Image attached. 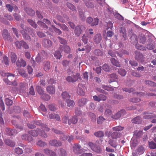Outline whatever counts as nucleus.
Wrapping results in <instances>:
<instances>
[{
    "label": "nucleus",
    "mask_w": 156,
    "mask_h": 156,
    "mask_svg": "<svg viewBox=\"0 0 156 156\" xmlns=\"http://www.w3.org/2000/svg\"><path fill=\"white\" fill-rule=\"evenodd\" d=\"M144 114L145 115L144 116L143 118L145 119L155 118L156 117V115L151 113L145 112Z\"/></svg>",
    "instance_id": "obj_19"
},
{
    "label": "nucleus",
    "mask_w": 156,
    "mask_h": 156,
    "mask_svg": "<svg viewBox=\"0 0 156 156\" xmlns=\"http://www.w3.org/2000/svg\"><path fill=\"white\" fill-rule=\"evenodd\" d=\"M41 98L46 101H48L50 99V96L45 93L41 95Z\"/></svg>",
    "instance_id": "obj_49"
},
{
    "label": "nucleus",
    "mask_w": 156,
    "mask_h": 156,
    "mask_svg": "<svg viewBox=\"0 0 156 156\" xmlns=\"http://www.w3.org/2000/svg\"><path fill=\"white\" fill-rule=\"evenodd\" d=\"M107 108L106 109L105 112V115L106 116H109L112 113L111 109L112 108L111 105H108Z\"/></svg>",
    "instance_id": "obj_29"
},
{
    "label": "nucleus",
    "mask_w": 156,
    "mask_h": 156,
    "mask_svg": "<svg viewBox=\"0 0 156 156\" xmlns=\"http://www.w3.org/2000/svg\"><path fill=\"white\" fill-rule=\"evenodd\" d=\"M135 94H139V96L140 97H144L146 95H147V96H156V94H155L153 93H147L145 94L144 93H138L137 92H136L135 93Z\"/></svg>",
    "instance_id": "obj_26"
},
{
    "label": "nucleus",
    "mask_w": 156,
    "mask_h": 156,
    "mask_svg": "<svg viewBox=\"0 0 156 156\" xmlns=\"http://www.w3.org/2000/svg\"><path fill=\"white\" fill-rule=\"evenodd\" d=\"M27 22L29 24L33 27L36 28H37V24H36L34 21L32 20L29 19L27 20Z\"/></svg>",
    "instance_id": "obj_54"
},
{
    "label": "nucleus",
    "mask_w": 156,
    "mask_h": 156,
    "mask_svg": "<svg viewBox=\"0 0 156 156\" xmlns=\"http://www.w3.org/2000/svg\"><path fill=\"white\" fill-rule=\"evenodd\" d=\"M28 133L33 136H37L39 134V136L43 137L46 138L47 137V135L46 133L44 131H41L38 129H37L36 130H32L29 131Z\"/></svg>",
    "instance_id": "obj_1"
},
{
    "label": "nucleus",
    "mask_w": 156,
    "mask_h": 156,
    "mask_svg": "<svg viewBox=\"0 0 156 156\" xmlns=\"http://www.w3.org/2000/svg\"><path fill=\"white\" fill-rule=\"evenodd\" d=\"M125 114H126V111L124 110H122L117 112L114 115H112L111 117L114 119H117L120 118L121 116Z\"/></svg>",
    "instance_id": "obj_8"
},
{
    "label": "nucleus",
    "mask_w": 156,
    "mask_h": 156,
    "mask_svg": "<svg viewBox=\"0 0 156 156\" xmlns=\"http://www.w3.org/2000/svg\"><path fill=\"white\" fill-rule=\"evenodd\" d=\"M26 65V61L23 58L18 59L16 62V66L18 68H21L22 67H24Z\"/></svg>",
    "instance_id": "obj_10"
},
{
    "label": "nucleus",
    "mask_w": 156,
    "mask_h": 156,
    "mask_svg": "<svg viewBox=\"0 0 156 156\" xmlns=\"http://www.w3.org/2000/svg\"><path fill=\"white\" fill-rule=\"evenodd\" d=\"M80 75L77 73L75 75H73L71 76H69L66 77V80L69 83H74L77 81L80 78Z\"/></svg>",
    "instance_id": "obj_3"
},
{
    "label": "nucleus",
    "mask_w": 156,
    "mask_h": 156,
    "mask_svg": "<svg viewBox=\"0 0 156 156\" xmlns=\"http://www.w3.org/2000/svg\"><path fill=\"white\" fill-rule=\"evenodd\" d=\"M119 31H120V32L122 34V36L123 37L125 38L126 37V29H125L123 27H121L120 28V30H119Z\"/></svg>",
    "instance_id": "obj_48"
},
{
    "label": "nucleus",
    "mask_w": 156,
    "mask_h": 156,
    "mask_svg": "<svg viewBox=\"0 0 156 156\" xmlns=\"http://www.w3.org/2000/svg\"><path fill=\"white\" fill-rule=\"evenodd\" d=\"M85 4H86L87 7L88 8H92L93 7V5L92 3L89 0H85Z\"/></svg>",
    "instance_id": "obj_61"
},
{
    "label": "nucleus",
    "mask_w": 156,
    "mask_h": 156,
    "mask_svg": "<svg viewBox=\"0 0 156 156\" xmlns=\"http://www.w3.org/2000/svg\"><path fill=\"white\" fill-rule=\"evenodd\" d=\"M58 153L59 156H66L67 155L66 150L62 148L58 149Z\"/></svg>",
    "instance_id": "obj_32"
},
{
    "label": "nucleus",
    "mask_w": 156,
    "mask_h": 156,
    "mask_svg": "<svg viewBox=\"0 0 156 156\" xmlns=\"http://www.w3.org/2000/svg\"><path fill=\"white\" fill-rule=\"evenodd\" d=\"M82 85V84L80 83L79 84V87L77 88V93L80 96H84L85 94L84 92L83 91L82 89L79 87V86H81Z\"/></svg>",
    "instance_id": "obj_42"
},
{
    "label": "nucleus",
    "mask_w": 156,
    "mask_h": 156,
    "mask_svg": "<svg viewBox=\"0 0 156 156\" xmlns=\"http://www.w3.org/2000/svg\"><path fill=\"white\" fill-rule=\"evenodd\" d=\"M62 98L65 100H69L70 98V96L66 91H65L62 93Z\"/></svg>",
    "instance_id": "obj_35"
},
{
    "label": "nucleus",
    "mask_w": 156,
    "mask_h": 156,
    "mask_svg": "<svg viewBox=\"0 0 156 156\" xmlns=\"http://www.w3.org/2000/svg\"><path fill=\"white\" fill-rule=\"evenodd\" d=\"M37 145L41 147H43L47 145V144L44 141L39 140L36 143Z\"/></svg>",
    "instance_id": "obj_46"
},
{
    "label": "nucleus",
    "mask_w": 156,
    "mask_h": 156,
    "mask_svg": "<svg viewBox=\"0 0 156 156\" xmlns=\"http://www.w3.org/2000/svg\"><path fill=\"white\" fill-rule=\"evenodd\" d=\"M144 150L143 146L142 145H140L138 147L137 149H136V153L138 154H141L144 153Z\"/></svg>",
    "instance_id": "obj_36"
},
{
    "label": "nucleus",
    "mask_w": 156,
    "mask_h": 156,
    "mask_svg": "<svg viewBox=\"0 0 156 156\" xmlns=\"http://www.w3.org/2000/svg\"><path fill=\"white\" fill-rule=\"evenodd\" d=\"M36 89L37 90V91L40 95H41L45 94L44 92L43 91V90L41 89V87L39 86H37L36 87Z\"/></svg>",
    "instance_id": "obj_57"
},
{
    "label": "nucleus",
    "mask_w": 156,
    "mask_h": 156,
    "mask_svg": "<svg viewBox=\"0 0 156 156\" xmlns=\"http://www.w3.org/2000/svg\"><path fill=\"white\" fill-rule=\"evenodd\" d=\"M138 41L141 44H144L145 43L147 39L145 35H140L138 38Z\"/></svg>",
    "instance_id": "obj_25"
},
{
    "label": "nucleus",
    "mask_w": 156,
    "mask_h": 156,
    "mask_svg": "<svg viewBox=\"0 0 156 156\" xmlns=\"http://www.w3.org/2000/svg\"><path fill=\"white\" fill-rule=\"evenodd\" d=\"M105 119L103 116H100L97 119V123L99 124H101Z\"/></svg>",
    "instance_id": "obj_63"
},
{
    "label": "nucleus",
    "mask_w": 156,
    "mask_h": 156,
    "mask_svg": "<svg viewBox=\"0 0 156 156\" xmlns=\"http://www.w3.org/2000/svg\"><path fill=\"white\" fill-rule=\"evenodd\" d=\"M5 131L7 134L10 136H14L17 133L16 129H11L9 128H6Z\"/></svg>",
    "instance_id": "obj_11"
},
{
    "label": "nucleus",
    "mask_w": 156,
    "mask_h": 156,
    "mask_svg": "<svg viewBox=\"0 0 156 156\" xmlns=\"http://www.w3.org/2000/svg\"><path fill=\"white\" fill-rule=\"evenodd\" d=\"M47 24L48 25H51V22L49 20H48L44 19L43 20V22L40 21H37V23L40 26H42L44 24V23Z\"/></svg>",
    "instance_id": "obj_38"
},
{
    "label": "nucleus",
    "mask_w": 156,
    "mask_h": 156,
    "mask_svg": "<svg viewBox=\"0 0 156 156\" xmlns=\"http://www.w3.org/2000/svg\"><path fill=\"white\" fill-rule=\"evenodd\" d=\"M58 25L60 26L62 30L64 31H68L69 30L68 27L65 24H61L58 23Z\"/></svg>",
    "instance_id": "obj_52"
},
{
    "label": "nucleus",
    "mask_w": 156,
    "mask_h": 156,
    "mask_svg": "<svg viewBox=\"0 0 156 156\" xmlns=\"http://www.w3.org/2000/svg\"><path fill=\"white\" fill-rule=\"evenodd\" d=\"M42 44L45 47H48L52 45V42L50 40L44 39L42 41Z\"/></svg>",
    "instance_id": "obj_18"
},
{
    "label": "nucleus",
    "mask_w": 156,
    "mask_h": 156,
    "mask_svg": "<svg viewBox=\"0 0 156 156\" xmlns=\"http://www.w3.org/2000/svg\"><path fill=\"white\" fill-rule=\"evenodd\" d=\"M60 49L61 50H63L65 52L69 53L70 52V49L69 46H60Z\"/></svg>",
    "instance_id": "obj_43"
},
{
    "label": "nucleus",
    "mask_w": 156,
    "mask_h": 156,
    "mask_svg": "<svg viewBox=\"0 0 156 156\" xmlns=\"http://www.w3.org/2000/svg\"><path fill=\"white\" fill-rule=\"evenodd\" d=\"M21 138L23 140L31 142L33 139L31 136H30L27 134H24L21 136Z\"/></svg>",
    "instance_id": "obj_20"
},
{
    "label": "nucleus",
    "mask_w": 156,
    "mask_h": 156,
    "mask_svg": "<svg viewBox=\"0 0 156 156\" xmlns=\"http://www.w3.org/2000/svg\"><path fill=\"white\" fill-rule=\"evenodd\" d=\"M77 122V117L76 116H73L68 121V124L69 125L71 124H76V123Z\"/></svg>",
    "instance_id": "obj_37"
},
{
    "label": "nucleus",
    "mask_w": 156,
    "mask_h": 156,
    "mask_svg": "<svg viewBox=\"0 0 156 156\" xmlns=\"http://www.w3.org/2000/svg\"><path fill=\"white\" fill-rule=\"evenodd\" d=\"M35 124L37 125H40L41 128V129H42L43 131L48 132L50 130V129L48 128L46 124H42L41 125H40L39 124H38L37 122V123Z\"/></svg>",
    "instance_id": "obj_34"
},
{
    "label": "nucleus",
    "mask_w": 156,
    "mask_h": 156,
    "mask_svg": "<svg viewBox=\"0 0 156 156\" xmlns=\"http://www.w3.org/2000/svg\"><path fill=\"white\" fill-rule=\"evenodd\" d=\"M65 101L68 107L73 108L75 106V103L73 100L68 99Z\"/></svg>",
    "instance_id": "obj_31"
},
{
    "label": "nucleus",
    "mask_w": 156,
    "mask_h": 156,
    "mask_svg": "<svg viewBox=\"0 0 156 156\" xmlns=\"http://www.w3.org/2000/svg\"><path fill=\"white\" fill-rule=\"evenodd\" d=\"M135 53V59L139 62H142L144 61V56L140 51H136Z\"/></svg>",
    "instance_id": "obj_6"
},
{
    "label": "nucleus",
    "mask_w": 156,
    "mask_h": 156,
    "mask_svg": "<svg viewBox=\"0 0 156 156\" xmlns=\"http://www.w3.org/2000/svg\"><path fill=\"white\" fill-rule=\"evenodd\" d=\"M144 133L142 131H138L136 130L134 131L133 133V135L137 139L141 137L143 135Z\"/></svg>",
    "instance_id": "obj_21"
},
{
    "label": "nucleus",
    "mask_w": 156,
    "mask_h": 156,
    "mask_svg": "<svg viewBox=\"0 0 156 156\" xmlns=\"http://www.w3.org/2000/svg\"><path fill=\"white\" fill-rule=\"evenodd\" d=\"M119 74L121 76H124L126 74V71L124 69H119L118 70Z\"/></svg>",
    "instance_id": "obj_53"
},
{
    "label": "nucleus",
    "mask_w": 156,
    "mask_h": 156,
    "mask_svg": "<svg viewBox=\"0 0 156 156\" xmlns=\"http://www.w3.org/2000/svg\"><path fill=\"white\" fill-rule=\"evenodd\" d=\"M94 53V55L98 56H101L103 54V51L98 49H95Z\"/></svg>",
    "instance_id": "obj_40"
},
{
    "label": "nucleus",
    "mask_w": 156,
    "mask_h": 156,
    "mask_svg": "<svg viewBox=\"0 0 156 156\" xmlns=\"http://www.w3.org/2000/svg\"><path fill=\"white\" fill-rule=\"evenodd\" d=\"M23 41V40L19 41H17L15 42V45H16L17 49H20L22 48V42Z\"/></svg>",
    "instance_id": "obj_44"
},
{
    "label": "nucleus",
    "mask_w": 156,
    "mask_h": 156,
    "mask_svg": "<svg viewBox=\"0 0 156 156\" xmlns=\"http://www.w3.org/2000/svg\"><path fill=\"white\" fill-rule=\"evenodd\" d=\"M18 72L20 75L24 77H26L27 75L25 73V71L23 69H17Z\"/></svg>",
    "instance_id": "obj_41"
},
{
    "label": "nucleus",
    "mask_w": 156,
    "mask_h": 156,
    "mask_svg": "<svg viewBox=\"0 0 156 156\" xmlns=\"http://www.w3.org/2000/svg\"><path fill=\"white\" fill-rule=\"evenodd\" d=\"M4 142L7 145L12 147H14L15 145V142L9 139H5Z\"/></svg>",
    "instance_id": "obj_16"
},
{
    "label": "nucleus",
    "mask_w": 156,
    "mask_h": 156,
    "mask_svg": "<svg viewBox=\"0 0 156 156\" xmlns=\"http://www.w3.org/2000/svg\"><path fill=\"white\" fill-rule=\"evenodd\" d=\"M102 40V37L101 34H96L94 37V41L95 43L99 44Z\"/></svg>",
    "instance_id": "obj_15"
},
{
    "label": "nucleus",
    "mask_w": 156,
    "mask_h": 156,
    "mask_svg": "<svg viewBox=\"0 0 156 156\" xmlns=\"http://www.w3.org/2000/svg\"><path fill=\"white\" fill-rule=\"evenodd\" d=\"M88 100L85 98H82L79 99L77 101V106L79 107H83L86 105Z\"/></svg>",
    "instance_id": "obj_7"
},
{
    "label": "nucleus",
    "mask_w": 156,
    "mask_h": 156,
    "mask_svg": "<svg viewBox=\"0 0 156 156\" xmlns=\"http://www.w3.org/2000/svg\"><path fill=\"white\" fill-rule=\"evenodd\" d=\"M136 48L140 50H146L145 47L142 45H140L139 44H136L135 45Z\"/></svg>",
    "instance_id": "obj_58"
},
{
    "label": "nucleus",
    "mask_w": 156,
    "mask_h": 156,
    "mask_svg": "<svg viewBox=\"0 0 156 156\" xmlns=\"http://www.w3.org/2000/svg\"><path fill=\"white\" fill-rule=\"evenodd\" d=\"M94 135L98 137H101L104 135V133L102 131H98L94 133Z\"/></svg>",
    "instance_id": "obj_50"
},
{
    "label": "nucleus",
    "mask_w": 156,
    "mask_h": 156,
    "mask_svg": "<svg viewBox=\"0 0 156 156\" xmlns=\"http://www.w3.org/2000/svg\"><path fill=\"white\" fill-rule=\"evenodd\" d=\"M132 122L133 123L139 124L141 123L142 120L140 116H137L132 119Z\"/></svg>",
    "instance_id": "obj_39"
},
{
    "label": "nucleus",
    "mask_w": 156,
    "mask_h": 156,
    "mask_svg": "<svg viewBox=\"0 0 156 156\" xmlns=\"http://www.w3.org/2000/svg\"><path fill=\"white\" fill-rule=\"evenodd\" d=\"M145 83L146 85H149L151 87H156V83L150 80H147L145 81Z\"/></svg>",
    "instance_id": "obj_47"
},
{
    "label": "nucleus",
    "mask_w": 156,
    "mask_h": 156,
    "mask_svg": "<svg viewBox=\"0 0 156 156\" xmlns=\"http://www.w3.org/2000/svg\"><path fill=\"white\" fill-rule=\"evenodd\" d=\"M130 42H131V44H135L137 43L138 39L137 36L135 34H132L131 37H130Z\"/></svg>",
    "instance_id": "obj_22"
},
{
    "label": "nucleus",
    "mask_w": 156,
    "mask_h": 156,
    "mask_svg": "<svg viewBox=\"0 0 156 156\" xmlns=\"http://www.w3.org/2000/svg\"><path fill=\"white\" fill-rule=\"evenodd\" d=\"M123 129V127L121 126H116L112 128L113 131H119L122 130Z\"/></svg>",
    "instance_id": "obj_62"
},
{
    "label": "nucleus",
    "mask_w": 156,
    "mask_h": 156,
    "mask_svg": "<svg viewBox=\"0 0 156 156\" xmlns=\"http://www.w3.org/2000/svg\"><path fill=\"white\" fill-rule=\"evenodd\" d=\"M121 134L117 132H113L111 134V137L113 139H116L120 137Z\"/></svg>",
    "instance_id": "obj_45"
},
{
    "label": "nucleus",
    "mask_w": 156,
    "mask_h": 156,
    "mask_svg": "<svg viewBox=\"0 0 156 156\" xmlns=\"http://www.w3.org/2000/svg\"><path fill=\"white\" fill-rule=\"evenodd\" d=\"M54 56L57 59H60L62 57V55L59 51H55L54 54Z\"/></svg>",
    "instance_id": "obj_56"
},
{
    "label": "nucleus",
    "mask_w": 156,
    "mask_h": 156,
    "mask_svg": "<svg viewBox=\"0 0 156 156\" xmlns=\"http://www.w3.org/2000/svg\"><path fill=\"white\" fill-rule=\"evenodd\" d=\"M20 32L22 34L23 37L24 39L30 41H31V37L27 33H26L25 31L20 30Z\"/></svg>",
    "instance_id": "obj_23"
},
{
    "label": "nucleus",
    "mask_w": 156,
    "mask_h": 156,
    "mask_svg": "<svg viewBox=\"0 0 156 156\" xmlns=\"http://www.w3.org/2000/svg\"><path fill=\"white\" fill-rule=\"evenodd\" d=\"M98 19L97 18H94L92 23H90V26H94L98 25Z\"/></svg>",
    "instance_id": "obj_59"
},
{
    "label": "nucleus",
    "mask_w": 156,
    "mask_h": 156,
    "mask_svg": "<svg viewBox=\"0 0 156 156\" xmlns=\"http://www.w3.org/2000/svg\"><path fill=\"white\" fill-rule=\"evenodd\" d=\"M85 30V27L84 26L82 25L77 26L75 27L74 30L75 34L77 36H79Z\"/></svg>",
    "instance_id": "obj_5"
},
{
    "label": "nucleus",
    "mask_w": 156,
    "mask_h": 156,
    "mask_svg": "<svg viewBox=\"0 0 156 156\" xmlns=\"http://www.w3.org/2000/svg\"><path fill=\"white\" fill-rule=\"evenodd\" d=\"M46 90L47 92L51 95L54 94L55 93V87L52 86H48L47 87Z\"/></svg>",
    "instance_id": "obj_17"
},
{
    "label": "nucleus",
    "mask_w": 156,
    "mask_h": 156,
    "mask_svg": "<svg viewBox=\"0 0 156 156\" xmlns=\"http://www.w3.org/2000/svg\"><path fill=\"white\" fill-rule=\"evenodd\" d=\"M109 77L110 78L108 81L109 83H111L112 82H114L117 79L116 75L115 73L111 74V75H110Z\"/></svg>",
    "instance_id": "obj_33"
},
{
    "label": "nucleus",
    "mask_w": 156,
    "mask_h": 156,
    "mask_svg": "<svg viewBox=\"0 0 156 156\" xmlns=\"http://www.w3.org/2000/svg\"><path fill=\"white\" fill-rule=\"evenodd\" d=\"M114 16L115 18L119 20H123V17L119 14V13H116L114 14Z\"/></svg>",
    "instance_id": "obj_64"
},
{
    "label": "nucleus",
    "mask_w": 156,
    "mask_h": 156,
    "mask_svg": "<svg viewBox=\"0 0 156 156\" xmlns=\"http://www.w3.org/2000/svg\"><path fill=\"white\" fill-rule=\"evenodd\" d=\"M24 10L27 13L28 15L31 16H33L35 15V12L31 8L26 7L24 9Z\"/></svg>",
    "instance_id": "obj_27"
},
{
    "label": "nucleus",
    "mask_w": 156,
    "mask_h": 156,
    "mask_svg": "<svg viewBox=\"0 0 156 156\" xmlns=\"http://www.w3.org/2000/svg\"><path fill=\"white\" fill-rule=\"evenodd\" d=\"M130 102L133 103H138L140 101V98H130L129 99Z\"/></svg>",
    "instance_id": "obj_51"
},
{
    "label": "nucleus",
    "mask_w": 156,
    "mask_h": 156,
    "mask_svg": "<svg viewBox=\"0 0 156 156\" xmlns=\"http://www.w3.org/2000/svg\"><path fill=\"white\" fill-rule=\"evenodd\" d=\"M2 35L3 39L5 40L8 39L10 36V34L9 33L8 31L6 29L3 30Z\"/></svg>",
    "instance_id": "obj_30"
},
{
    "label": "nucleus",
    "mask_w": 156,
    "mask_h": 156,
    "mask_svg": "<svg viewBox=\"0 0 156 156\" xmlns=\"http://www.w3.org/2000/svg\"><path fill=\"white\" fill-rule=\"evenodd\" d=\"M43 69L44 71H48L51 68L50 62L48 61H45L43 62Z\"/></svg>",
    "instance_id": "obj_14"
},
{
    "label": "nucleus",
    "mask_w": 156,
    "mask_h": 156,
    "mask_svg": "<svg viewBox=\"0 0 156 156\" xmlns=\"http://www.w3.org/2000/svg\"><path fill=\"white\" fill-rule=\"evenodd\" d=\"M60 13H62V12L60 11V9L56 8L54 9L53 14L54 16H56V18L60 22L62 23H64L65 22V20H64L62 17L59 14ZM62 14V13H61Z\"/></svg>",
    "instance_id": "obj_2"
},
{
    "label": "nucleus",
    "mask_w": 156,
    "mask_h": 156,
    "mask_svg": "<svg viewBox=\"0 0 156 156\" xmlns=\"http://www.w3.org/2000/svg\"><path fill=\"white\" fill-rule=\"evenodd\" d=\"M110 61L112 64L117 67H120L121 66L119 62L114 58H111Z\"/></svg>",
    "instance_id": "obj_28"
},
{
    "label": "nucleus",
    "mask_w": 156,
    "mask_h": 156,
    "mask_svg": "<svg viewBox=\"0 0 156 156\" xmlns=\"http://www.w3.org/2000/svg\"><path fill=\"white\" fill-rule=\"evenodd\" d=\"M49 143L51 146L55 147H59L62 145V142L60 140H58L55 139L50 140Z\"/></svg>",
    "instance_id": "obj_9"
},
{
    "label": "nucleus",
    "mask_w": 156,
    "mask_h": 156,
    "mask_svg": "<svg viewBox=\"0 0 156 156\" xmlns=\"http://www.w3.org/2000/svg\"><path fill=\"white\" fill-rule=\"evenodd\" d=\"M2 62L4 63L6 66H8L9 65V61L8 58L7 56L4 55L3 56Z\"/></svg>",
    "instance_id": "obj_55"
},
{
    "label": "nucleus",
    "mask_w": 156,
    "mask_h": 156,
    "mask_svg": "<svg viewBox=\"0 0 156 156\" xmlns=\"http://www.w3.org/2000/svg\"><path fill=\"white\" fill-rule=\"evenodd\" d=\"M10 58L11 62L13 63L16 62L17 60V56L16 54L12 52L10 53Z\"/></svg>",
    "instance_id": "obj_24"
},
{
    "label": "nucleus",
    "mask_w": 156,
    "mask_h": 156,
    "mask_svg": "<svg viewBox=\"0 0 156 156\" xmlns=\"http://www.w3.org/2000/svg\"><path fill=\"white\" fill-rule=\"evenodd\" d=\"M88 145L90 147L91 149L94 152L98 153H99L101 152V149L98 145L94 144L92 142H90L88 143Z\"/></svg>",
    "instance_id": "obj_4"
},
{
    "label": "nucleus",
    "mask_w": 156,
    "mask_h": 156,
    "mask_svg": "<svg viewBox=\"0 0 156 156\" xmlns=\"http://www.w3.org/2000/svg\"><path fill=\"white\" fill-rule=\"evenodd\" d=\"M149 147L151 149H156V143L153 141L149 142Z\"/></svg>",
    "instance_id": "obj_60"
},
{
    "label": "nucleus",
    "mask_w": 156,
    "mask_h": 156,
    "mask_svg": "<svg viewBox=\"0 0 156 156\" xmlns=\"http://www.w3.org/2000/svg\"><path fill=\"white\" fill-rule=\"evenodd\" d=\"M43 151L45 154L50 156H56V155L55 152L48 148L44 149Z\"/></svg>",
    "instance_id": "obj_12"
},
{
    "label": "nucleus",
    "mask_w": 156,
    "mask_h": 156,
    "mask_svg": "<svg viewBox=\"0 0 156 156\" xmlns=\"http://www.w3.org/2000/svg\"><path fill=\"white\" fill-rule=\"evenodd\" d=\"M73 151L74 153L79 154L81 152V147L80 145L75 144L73 147Z\"/></svg>",
    "instance_id": "obj_13"
}]
</instances>
